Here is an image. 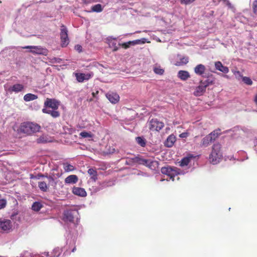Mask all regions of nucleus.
<instances>
[{"instance_id": "obj_1", "label": "nucleus", "mask_w": 257, "mask_h": 257, "mask_svg": "<svg viewBox=\"0 0 257 257\" xmlns=\"http://www.w3.org/2000/svg\"><path fill=\"white\" fill-rule=\"evenodd\" d=\"M60 104V102L56 99L47 98L44 102V108L42 109V112L50 114L54 118L58 117L60 116V113L57 110Z\"/></svg>"}, {"instance_id": "obj_2", "label": "nucleus", "mask_w": 257, "mask_h": 257, "mask_svg": "<svg viewBox=\"0 0 257 257\" xmlns=\"http://www.w3.org/2000/svg\"><path fill=\"white\" fill-rule=\"evenodd\" d=\"M221 148V146L219 143L215 144L212 146V151L208 159L211 164H217L221 160L223 156Z\"/></svg>"}, {"instance_id": "obj_3", "label": "nucleus", "mask_w": 257, "mask_h": 257, "mask_svg": "<svg viewBox=\"0 0 257 257\" xmlns=\"http://www.w3.org/2000/svg\"><path fill=\"white\" fill-rule=\"evenodd\" d=\"M161 173L169 177V180H174L175 176L182 174L184 175L186 172L182 170L181 169L176 167H172L169 166L162 167L161 169Z\"/></svg>"}, {"instance_id": "obj_4", "label": "nucleus", "mask_w": 257, "mask_h": 257, "mask_svg": "<svg viewBox=\"0 0 257 257\" xmlns=\"http://www.w3.org/2000/svg\"><path fill=\"white\" fill-rule=\"evenodd\" d=\"M40 126L38 124L31 122H25L21 124L20 126L21 132L30 135L39 131Z\"/></svg>"}, {"instance_id": "obj_5", "label": "nucleus", "mask_w": 257, "mask_h": 257, "mask_svg": "<svg viewBox=\"0 0 257 257\" xmlns=\"http://www.w3.org/2000/svg\"><path fill=\"white\" fill-rule=\"evenodd\" d=\"M79 217L78 211L75 208L66 209L63 213V220L65 222H72L74 218L78 221Z\"/></svg>"}, {"instance_id": "obj_6", "label": "nucleus", "mask_w": 257, "mask_h": 257, "mask_svg": "<svg viewBox=\"0 0 257 257\" xmlns=\"http://www.w3.org/2000/svg\"><path fill=\"white\" fill-rule=\"evenodd\" d=\"M213 83V80L210 78H207L204 81H201L199 85L196 87L193 94L196 96L202 95L206 90L207 86Z\"/></svg>"}, {"instance_id": "obj_7", "label": "nucleus", "mask_w": 257, "mask_h": 257, "mask_svg": "<svg viewBox=\"0 0 257 257\" xmlns=\"http://www.w3.org/2000/svg\"><path fill=\"white\" fill-rule=\"evenodd\" d=\"M23 48L29 49V52L34 54L47 56L48 53V50L41 46H26L23 47Z\"/></svg>"}, {"instance_id": "obj_8", "label": "nucleus", "mask_w": 257, "mask_h": 257, "mask_svg": "<svg viewBox=\"0 0 257 257\" xmlns=\"http://www.w3.org/2000/svg\"><path fill=\"white\" fill-rule=\"evenodd\" d=\"M60 37L61 40V45L62 47H66L69 42L68 37V30L67 28L63 25L61 26Z\"/></svg>"}, {"instance_id": "obj_9", "label": "nucleus", "mask_w": 257, "mask_h": 257, "mask_svg": "<svg viewBox=\"0 0 257 257\" xmlns=\"http://www.w3.org/2000/svg\"><path fill=\"white\" fill-rule=\"evenodd\" d=\"M149 129L152 131H159L164 126V123L157 119H152L149 122Z\"/></svg>"}, {"instance_id": "obj_10", "label": "nucleus", "mask_w": 257, "mask_h": 257, "mask_svg": "<svg viewBox=\"0 0 257 257\" xmlns=\"http://www.w3.org/2000/svg\"><path fill=\"white\" fill-rule=\"evenodd\" d=\"M134 162L138 163L140 165H144L150 169H152V166L155 163L151 159H146L142 157H135L133 159Z\"/></svg>"}, {"instance_id": "obj_11", "label": "nucleus", "mask_w": 257, "mask_h": 257, "mask_svg": "<svg viewBox=\"0 0 257 257\" xmlns=\"http://www.w3.org/2000/svg\"><path fill=\"white\" fill-rule=\"evenodd\" d=\"M12 222L10 220L0 218V229L4 231L9 232L12 230Z\"/></svg>"}, {"instance_id": "obj_12", "label": "nucleus", "mask_w": 257, "mask_h": 257, "mask_svg": "<svg viewBox=\"0 0 257 257\" xmlns=\"http://www.w3.org/2000/svg\"><path fill=\"white\" fill-rule=\"evenodd\" d=\"M94 74L92 72H90L87 73H76L75 74L76 80L79 82H82L85 80H88L92 77H93Z\"/></svg>"}, {"instance_id": "obj_13", "label": "nucleus", "mask_w": 257, "mask_h": 257, "mask_svg": "<svg viewBox=\"0 0 257 257\" xmlns=\"http://www.w3.org/2000/svg\"><path fill=\"white\" fill-rule=\"evenodd\" d=\"M62 252V248H60L59 247L55 248L51 252H42L40 255H42L46 257H58L60 255Z\"/></svg>"}, {"instance_id": "obj_14", "label": "nucleus", "mask_w": 257, "mask_h": 257, "mask_svg": "<svg viewBox=\"0 0 257 257\" xmlns=\"http://www.w3.org/2000/svg\"><path fill=\"white\" fill-rule=\"evenodd\" d=\"M76 239L71 236L68 237L66 240V251L71 250V252H74L76 250Z\"/></svg>"}, {"instance_id": "obj_15", "label": "nucleus", "mask_w": 257, "mask_h": 257, "mask_svg": "<svg viewBox=\"0 0 257 257\" xmlns=\"http://www.w3.org/2000/svg\"><path fill=\"white\" fill-rule=\"evenodd\" d=\"M106 97L112 103L115 104L118 102L119 96L115 92H109L106 94Z\"/></svg>"}, {"instance_id": "obj_16", "label": "nucleus", "mask_w": 257, "mask_h": 257, "mask_svg": "<svg viewBox=\"0 0 257 257\" xmlns=\"http://www.w3.org/2000/svg\"><path fill=\"white\" fill-rule=\"evenodd\" d=\"M72 193L77 196L80 197H85L87 193L84 189L80 187H74L72 188Z\"/></svg>"}, {"instance_id": "obj_17", "label": "nucleus", "mask_w": 257, "mask_h": 257, "mask_svg": "<svg viewBox=\"0 0 257 257\" xmlns=\"http://www.w3.org/2000/svg\"><path fill=\"white\" fill-rule=\"evenodd\" d=\"M24 89L23 84L17 83L11 86L8 90L10 92H14L16 93L22 92Z\"/></svg>"}, {"instance_id": "obj_18", "label": "nucleus", "mask_w": 257, "mask_h": 257, "mask_svg": "<svg viewBox=\"0 0 257 257\" xmlns=\"http://www.w3.org/2000/svg\"><path fill=\"white\" fill-rule=\"evenodd\" d=\"M215 67L216 70L225 74L229 72V68L225 66H223L220 61H217L215 62Z\"/></svg>"}, {"instance_id": "obj_19", "label": "nucleus", "mask_w": 257, "mask_h": 257, "mask_svg": "<svg viewBox=\"0 0 257 257\" xmlns=\"http://www.w3.org/2000/svg\"><path fill=\"white\" fill-rule=\"evenodd\" d=\"M116 39V38H113L112 37H109L107 38V41L109 45V47L111 48L113 51H116L118 49L116 43L113 41Z\"/></svg>"}, {"instance_id": "obj_20", "label": "nucleus", "mask_w": 257, "mask_h": 257, "mask_svg": "<svg viewBox=\"0 0 257 257\" xmlns=\"http://www.w3.org/2000/svg\"><path fill=\"white\" fill-rule=\"evenodd\" d=\"M195 73L199 76H202L206 70L205 66L201 64L197 65L194 69Z\"/></svg>"}, {"instance_id": "obj_21", "label": "nucleus", "mask_w": 257, "mask_h": 257, "mask_svg": "<svg viewBox=\"0 0 257 257\" xmlns=\"http://www.w3.org/2000/svg\"><path fill=\"white\" fill-rule=\"evenodd\" d=\"M177 76L181 80L185 81L190 77V75L187 71L180 70L178 72Z\"/></svg>"}, {"instance_id": "obj_22", "label": "nucleus", "mask_w": 257, "mask_h": 257, "mask_svg": "<svg viewBox=\"0 0 257 257\" xmlns=\"http://www.w3.org/2000/svg\"><path fill=\"white\" fill-rule=\"evenodd\" d=\"M176 139L174 135H170L165 142V146L168 148L172 147L173 146L174 143L176 142Z\"/></svg>"}, {"instance_id": "obj_23", "label": "nucleus", "mask_w": 257, "mask_h": 257, "mask_svg": "<svg viewBox=\"0 0 257 257\" xmlns=\"http://www.w3.org/2000/svg\"><path fill=\"white\" fill-rule=\"evenodd\" d=\"M78 178L75 175H71L66 177L65 179L66 184H75L77 182Z\"/></svg>"}, {"instance_id": "obj_24", "label": "nucleus", "mask_w": 257, "mask_h": 257, "mask_svg": "<svg viewBox=\"0 0 257 257\" xmlns=\"http://www.w3.org/2000/svg\"><path fill=\"white\" fill-rule=\"evenodd\" d=\"M212 142H213L212 137L208 135L202 139L200 146L202 147H206Z\"/></svg>"}, {"instance_id": "obj_25", "label": "nucleus", "mask_w": 257, "mask_h": 257, "mask_svg": "<svg viewBox=\"0 0 257 257\" xmlns=\"http://www.w3.org/2000/svg\"><path fill=\"white\" fill-rule=\"evenodd\" d=\"M37 98L38 96L32 93H27L24 96V100L26 102L34 100Z\"/></svg>"}, {"instance_id": "obj_26", "label": "nucleus", "mask_w": 257, "mask_h": 257, "mask_svg": "<svg viewBox=\"0 0 257 257\" xmlns=\"http://www.w3.org/2000/svg\"><path fill=\"white\" fill-rule=\"evenodd\" d=\"M193 158L192 155H190L189 157L183 158L180 162H179L180 166L181 167L186 166L188 165L190 162V158Z\"/></svg>"}, {"instance_id": "obj_27", "label": "nucleus", "mask_w": 257, "mask_h": 257, "mask_svg": "<svg viewBox=\"0 0 257 257\" xmlns=\"http://www.w3.org/2000/svg\"><path fill=\"white\" fill-rule=\"evenodd\" d=\"M136 141L137 144L142 147H145L146 145V140L143 137H136Z\"/></svg>"}, {"instance_id": "obj_28", "label": "nucleus", "mask_w": 257, "mask_h": 257, "mask_svg": "<svg viewBox=\"0 0 257 257\" xmlns=\"http://www.w3.org/2000/svg\"><path fill=\"white\" fill-rule=\"evenodd\" d=\"M103 10V8L100 4H96L93 6L91 7V10L90 12H96V13H100Z\"/></svg>"}, {"instance_id": "obj_29", "label": "nucleus", "mask_w": 257, "mask_h": 257, "mask_svg": "<svg viewBox=\"0 0 257 257\" xmlns=\"http://www.w3.org/2000/svg\"><path fill=\"white\" fill-rule=\"evenodd\" d=\"M63 169L66 172H69L74 171L75 168L72 165L65 163L63 164Z\"/></svg>"}, {"instance_id": "obj_30", "label": "nucleus", "mask_w": 257, "mask_h": 257, "mask_svg": "<svg viewBox=\"0 0 257 257\" xmlns=\"http://www.w3.org/2000/svg\"><path fill=\"white\" fill-rule=\"evenodd\" d=\"M88 173L89 174L90 176H91V178L93 180H94V181H96V180L97 178V173L95 169H94L93 168H90V169H88Z\"/></svg>"}, {"instance_id": "obj_31", "label": "nucleus", "mask_w": 257, "mask_h": 257, "mask_svg": "<svg viewBox=\"0 0 257 257\" xmlns=\"http://www.w3.org/2000/svg\"><path fill=\"white\" fill-rule=\"evenodd\" d=\"M38 187L43 192H46L48 189V185L44 181L39 182L38 183Z\"/></svg>"}, {"instance_id": "obj_32", "label": "nucleus", "mask_w": 257, "mask_h": 257, "mask_svg": "<svg viewBox=\"0 0 257 257\" xmlns=\"http://www.w3.org/2000/svg\"><path fill=\"white\" fill-rule=\"evenodd\" d=\"M42 207V205L39 202L36 201L33 203L32 206V209L35 211H39Z\"/></svg>"}, {"instance_id": "obj_33", "label": "nucleus", "mask_w": 257, "mask_h": 257, "mask_svg": "<svg viewBox=\"0 0 257 257\" xmlns=\"http://www.w3.org/2000/svg\"><path fill=\"white\" fill-rule=\"evenodd\" d=\"M46 178H47L48 179V181H49V184L50 185H51L52 186H55L56 185L57 182L55 181L54 177L52 176L47 175L46 176Z\"/></svg>"}, {"instance_id": "obj_34", "label": "nucleus", "mask_w": 257, "mask_h": 257, "mask_svg": "<svg viewBox=\"0 0 257 257\" xmlns=\"http://www.w3.org/2000/svg\"><path fill=\"white\" fill-rule=\"evenodd\" d=\"M236 21H239L242 23H246L247 22V19L241 15H238L235 18Z\"/></svg>"}, {"instance_id": "obj_35", "label": "nucleus", "mask_w": 257, "mask_h": 257, "mask_svg": "<svg viewBox=\"0 0 257 257\" xmlns=\"http://www.w3.org/2000/svg\"><path fill=\"white\" fill-rule=\"evenodd\" d=\"M242 81L244 83L248 85H251L252 84L251 79L248 77H242Z\"/></svg>"}, {"instance_id": "obj_36", "label": "nucleus", "mask_w": 257, "mask_h": 257, "mask_svg": "<svg viewBox=\"0 0 257 257\" xmlns=\"http://www.w3.org/2000/svg\"><path fill=\"white\" fill-rule=\"evenodd\" d=\"M209 136L212 137V141H214L215 139L219 136V133L217 132L213 131L208 135Z\"/></svg>"}, {"instance_id": "obj_37", "label": "nucleus", "mask_w": 257, "mask_h": 257, "mask_svg": "<svg viewBox=\"0 0 257 257\" xmlns=\"http://www.w3.org/2000/svg\"><path fill=\"white\" fill-rule=\"evenodd\" d=\"M189 61V58L188 57H182L180 58V64H186Z\"/></svg>"}, {"instance_id": "obj_38", "label": "nucleus", "mask_w": 257, "mask_h": 257, "mask_svg": "<svg viewBox=\"0 0 257 257\" xmlns=\"http://www.w3.org/2000/svg\"><path fill=\"white\" fill-rule=\"evenodd\" d=\"M10 48H6L0 53V57H5L7 56V53L9 52Z\"/></svg>"}, {"instance_id": "obj_39", "label": "nucleus", "mask_w": 257, "mask_h": 257, "mask_svg": "<svg viewBox=\"0 0 257 257\" xmlns=\"http://www.w3.org/2000/svg\"><path fill=\"white\" fill-rule=\"evenodd\" d=\"M154 71L155 73L159 75L163 74L164 72V70L163 69H161L160 67L154 68Z\"/></svg>"}, {"instance_id": "obj_40", "label": "nucleus", "mask_w": 257, "mask_h": 257, "mask_svg": "<svg viewBox=\"0 0 257 257\" xmlns=\"http://www.w3.org/2000/svg\"><path fill=\"white\" fill-rule=\"evenodd\" d=\"M80 136L84 138H90L91 137V135L90 133L86 132H82L80 134Z\"/></svg>"}, {"instance_id": "obj_41", "label": "nucleus", "mask_w": 257, "mask_h": 257, "mask_svg": "<svg viewBox=\"0 0 257 257\" xmlns=\"http://www.w3.org/2000/svg\"><path fill=\"white\" fill-rule=\"evenodd\" d=\"M146 41V39L145 38H142L141 39L135 40L136 45H139V44H144V43H145Z\"/></svg>"}, {"instance_id": "obj_42", "label": "nucleus", "mask_w": 257, "mask_h": 257, "mask_svg": "<svg viewBox=\"0 0 257 257\" xmlns=\"http://www.w3.org/2000/svg\"><path fill=\"white\" fill-rule=\"evenodd\" d=\"M252 9L254 13H256L257 11V0H254L252 3Z\"/></svg>"}, {"instance_id": "obj_43", "label": "nucleus", "mask_w": 257, "mask_h": 257, "mask_svg": "<svg viewBox=\"0 0 257 257\" xmlns=\"http://www.w3.org/2000/svg\"><path fill=\"white\" fill-rule=\"evenodd\" d=\"M62 59L59 58L53 57L51 59V61L52 63H60Z\"/></svg>"}, {"instance_id": "obj_44", "label": "nucleus", "mask_w": 257, "mask_h": 257, "mask_svg": "<svg viewBox=\"0 0 257 257\" xmlns=\"http://www.w3.org/2000/svg\"><path fill=\"white\" fill-rule=\"evenodd\" d=\"M6 205V201L5 199H0V209L4 208Z\"/></svg>"}, {"instance_id": "obj_45", "label": "nucleus", "mask_w": 257, "mask_h": 257, "mask_svg": "<svg viewBox=\"0 0 257 257\" xmlns=\"http://www.w3.org/2000/svg\"><path fill=\"white\" fill-rule=\"evenodd\" d=\"M195 0H180V2L181 4L188 5V4L192 3Z\"/></svg>"}, {"instance_id": "obj_46", "label": "nucleus", "mask_w": 257, "mask_h": 257, "mask_svg": "<svg viewBox=\"0 0 257 257\" xmlns=\"http://www.w3.org/2000/svg\"><path fill=\"white\" fill-rule=\"evenodd\" d=\"M119 45H121L123 48L127 49L130 47V44H128V42H125L123 43L122 44H119Z\"/></svg>"}, {"instance_id": "obj_47", "label": "nucleus", "mask_w": 257, "mask_h": 257, "mask_svg": "<svg viewBox=\"0 0 257 257\" xmlns=\"http://www.w3.org/2000/svg\"><path fill=\"white\" fill-rule=\"evenodd\" d=\"M254 143V150L257 154V139H255L253 141Z\"/></svg>"}, {"instance_id": "obj_48", "label": "nucleus", "mask_w": 257, "mask_h": 257, "mask_svg": "<svg viewBox=\"0 0 257 257\" xmlns=\"http://www.w3.org/2000/svg\"><path fill=\"white\" fill-rule=\"evenodd\" d=\"M75 49L78 51L81 52L82 49V47L80 45H77L75 46Z\"/></svg>"}, {"instance_id": "obj_49", "label": "nucleus", "mask_w": 257, "mask_h": 257, "mask_svg": "<svg viewBox=\"0 0 257 257\" xmlns=\"http://www.w3.org/2000/svg\"><path fill=\"white\" fill-rule=\"evenodd\" d=\"M47 175H45L44 174H38L37 175V176L36 177V178L37 179H40V178H44V177H46Z\"/></svg>"}, {"instance_id": "obj_50", "label": "nucleus", "mask_w": 257, "mask_h": 257, "mask_svg": "<svg viewBox=\"0 0 257 257\" xmlns=\"http://www.w3.org/2000/svg\"><path fill=\"white\" fill-rule=\"evenodd\" d=\"M226 5L230 8H232L233 7L229 1H226Z\"/></svg>"}, {"instance_id": "obj_51", "label": "nucleus", "mask_w": 257, "mask_h": 257, "mask_svg": "<svg viewBox=\"0 0 257 257\" xmlns=\"http://www.w3.org/2000/svg\"><path fill=\"white\" fill-rule=\"evenodd\" d=\"M187 136V133H182L180 135V137L181 138H186Z\"/></svg>"}, {"instance_id": "obj_52", "label": "nucleus", "mask_w": 257, "mask_h": 257, "mask_svg": "<svg viewBox=\"0 0 257 257\" xmlns=\"http://www.w3.org/2000/svg\"><path fill=\"white\" fill-rule=\"evenodd\" d=\"M128 42V44H130V46L131 45H136V42H135V40H134V41H130Z\"/></svg>"}, {"instance_id": "obj_53", "label": "nucleus", "mask_w": 257, "mask_h": 257, "mask_svg": "<svg viewBox=\"0 0 257 257\" xmlns=\"http://www.w3.org/2000/svg\"><path fill=\"white\" fill-rule=\"evenodd\" d=\"M53 0H39L38 2H36V3H41V2H45L48 3L52 1Z\"/></svg>"}, {"instance_id": "obj_54", "label": "nucleus", "mask_w": 257, "mask_h": 257, "mask_svg": "<svg viewBox=\"0 0 257 257\" xmlns=\"http://www.w3.org/2000/svg\"><path fill=\"white\" fill-rule=\"evenodd\" d=\"M234 74L235 75V76H237L238 75L239 76H241V73L239 71H235L234 72Z\"/></svg>"}, {"instance_id": "obj_55", "label": "nucleus", "mask_w": 257, "mask_h": 257, "mask_svg": "<svg viewBox=\"0 0 257 257\" xmlns=\"http://www.w3.org/2000/svg\"><path fill=\"white\" fill-rule=\"evenodd\" d=\"M17 215V214H13L11 215V219H15L16 218Z\"/></svg>"}, {"instance_id": "obj_56", "label": "nucleus", "mask_w": 257, "mask_h": 257, "mask_svg": "<svg viewBox=\"0 0 257 257\" xmlns=\"http://www.w3.org/2000/svg\"><path fill=\"white\" fill-rule=\"evenodd\" d=\"M255 103L257 104V94L255 95L254 99Z\"/></svg>"}, {"instance_id": "obj_57", "label": "nucleus", "mask_w": 257, "mask_h": 257, "mask_svg": "<svg viewBox=\"0 0 257 257\" xmlns=\"http://www.w3.org/2000/svg\"><path fill=\"white\" fill-rule=\"evenodd\" d=\"M67 253L66 252H64V255H67Z\"/></svg>"}, {"instance_id": "obj_58", "label": "nucleus", "mask_w": 257, "mask_h": 257, "mask_svg": "<svg viewBox=\"0 0 257 257\" xmlns=\"http://www.w3.org/2000/svg\"><path fill=\"white\" fill-rule=\"evenodd\" d=\"M132 34H126L125 35H131Z\"/></svg>"}, {"instance_id": "obj_59", "label": "nucleus", "mask_w": 257, "mask_h": 257, "mask_svg": "<svg viewBox=\"0 0 257 257\" xmlns=\"http://www.w3.org/2000/svg\"><path fill=\"white\" fill-rule=\"evenodd\" d=\"M224 77H227V76L225 75H224Z\"/></svg>"}]
</instances>
